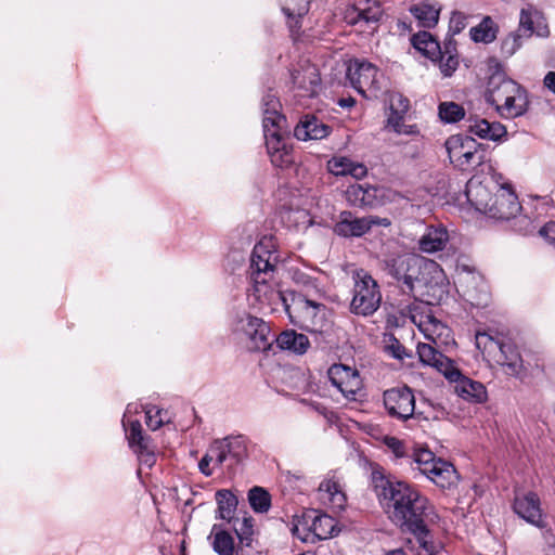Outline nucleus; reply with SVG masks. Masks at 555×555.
Listing matches in <instances>:
<instances>
[{"mask_svg": "<svg viewBox=\"0 0 555 555\" xmlns=\"http://www.w3.org/2000/svg\"><path fill=\"white\" fill-rule=\"evenodd\" d=\"M379 480H382V474L376 468H374L372 472V483L374 486V489L376 491V495L378 499L382 496L380 492L378 491V488H379L378 481Z\"/></svg>", "mask_w": 555, "mask_h": 555, "instance_id": "obj_60", "label": "nucleus"}, {"mask_svg": "<svg viewBox=\"0 0 555 555\" xmlns=\"http://www.w3.org/2000/svg\"><path fill=\"white\" fill-rule=\"evenodd\" d=\"M518 31H522L527 38L535 35L540 38L550 36V27L545 14L538 7L527 3L519 13Z\"/></svg>", "mask_w": 555, "mask_h": 555, "instance_id": "obj_16", "label": "nucleus"}, {"mask_svg": "<svg viewBox=\"0 0 555 555\" xmlns=\"http://www.w3.org/2000/svg\"><path fill=\"white\" fill-rule=\"evenodd\" d=\"M514 512L525 519L527 522L544 528L542 511L540 507V499L537 493L528 492L524 495H516L513 504Z\"/></svg>", "mask_w": 555, "mask_h": 555, "instance_id": "obj_19", "label": "nucleus"}, {"mask_svg": "<svg viewBox=\"0 0 555 555\" xmlns=\"http://www.w3.org/2000/svg\"><path fill=\"white\" fill-rule=\"evenodd\" d=\"M271 102H273V109L263 108L262 127L264 137L270 133L281 132V125L285 121L284 117L278 112L279 101L272 98Z\"/></svg>", "mask_w": 555, "mask_h": 555, "instance_id": "obj_41", "label": "nucleus"}, {"mask_svg": "<svg viewBox=\"0 0 555 555\" xmlns=\"http://www.w3.org/2000/svg\"><path fill=\"white\" fill-rule=\"evenodd\" d=\"M371 228L365 218L353 217L350 211H343L339 221L335 224L334 231L340 236H361Z\"/></svg>", "mask_w": 555, "mask_h": 555, "instance_id": "obj_27", "label": "nucleus"}, {"mask_svg": "<svg viewBox=\"0 0 555 555\" xmlns=\"http://www.w3.org/2000/svg\"><path fill=\"white\" fill-rule=\"evenodd\" d=\"M354 281L351 311L362 315L372 314L377 310L382 300L377 282L363 270L356 273Z\"/></svg>", "mask_w": 555, "mask_h": 555, "instance_id": "obj_6", "label": "nucleus"}, {"mask_svg": "<svg viewBox=\"0 0 555 555\" xmlns=\"http://www.w3.org/2000/svg\"><path fill=\"white\" fill-rule=\"evenodd\" d=\"M273 245L270 240L260 241L255 245L250 257L251 292L258 300L270 299L273 295L281 297V293L270 286L275 269L276 256L272 253Z\"/></svg>", "mask_w": 555, "mask_h": 555, "instance_id": "obj_3", "label": "nucleus"}, {"mask_svg": "<svg viewBox=\"0 0 555 555\" xmlns=\"http://www.w3.org/2000/svg\"><path fill=\"white\" fill-rule=\"evenodd\" d=\"M354 104V100L353 99H341L339 101V105L343 106V107H347V106H352Z\"/></svg>", "mask_w": 555, "mask_h": 555, "instance_id": "obj_62", "label": "nucleus"}, {"mask_svg": "<svg viewBox=\"0 0 555 555\" xmlns=\"http://www.w3.org/2000/svg\"><path fill=\"white\" fill-rule=\"evenodd\" d=\"M384 501L388 518L402 531L412 535L427 532V519H433L434 506L412 485L384 475Z\"/></svg>", "mask_w": 555, "mask_h": 555, "instance_id": "obj_1", "label": "nucleus"}, {"mask_svg": "<svg viewBox=\"0 0 555 555\" xmlns=\"http://www.w3.org/2000/svg\"><path fill=\"white\" fill-rule=\"evenodd\" d=\"M337 521L326 515L309 509L296 517L293 524V534L306 543H315L336 534Z\"/></svg>", "mask_w": 555, "mask_h": 555, "instance_id": "obj_4", "label": "nucleus"}, {"mask_svg": "<svg viewBox=\"0 0 555 555\" xmlns=\"http://www.w3.org/2000/svg\"><path fill=\"white\" fill-rule=\"evenodd\" d=\"M417 356L424 365L436 369L447 379H454L460 376V370L455 367L454 362L430 344L418 343Z\"/></svg>", "mask_w": 555, "mask_h": 555, "instance_id": "obj_15", "label": "nucleus"}, {"mask_svg": "<svg viewBox=\"0 0 555 555\" xmlns=\"http://www.w3.org/2000/svg\"><path fill=\"white\" fill-rule=\"evenodd\" d=\"M468 121L469 125L467 126V131L480 139L499 141L507 134L505 126L499 121L489 122L483 118H469Z\"/></svg>", "mask_w": 555, "mask_h": 555, "instance_id": "obj_24", "label": "nucleus"}, {"mask_svg": "<svg viewBox=\"0 0 555 555\" xmlns=\"http://www.w3.org/2000/svg\"><path fill=\"white\" fill-rule=\"evenodd\" d=\"M411 14L418 21L421 27L433 28L439 20V10L426 3H417L410 8Z\"/></svg>", "mask_w": 555, "mask_h": 555, "instance_id": "obj_38", "label": "nucleus"}, {"mask_svg": "<svg viewBox=\"0 0 555 555\" xmlns=\"http://www.w3.org/2000/svg\"><path fill=\"white\" fill-rule=\"evenodd\" d=\"M502 341L503 340L495 339L487 333H477L476 335V347L489 354H494Z\"/></svg>", "mask_w": 555, "mask_h": 555, "instance_id": "obj_47", "label": "nucleus"}, {"mask_svg": "<svg viewBox=\"0 0 555 555\" xmlns=\"http://www.w3.org/2000/svg\"><path fill=\"white\" fill-rule=\"evenodd\" d=\"M328 171L335 176H351L360 179L366 176L367 169L361 163H356L348 157H333L327 163Z\"/></svg>", "mask_w": 555, "mask_h": 555, "instance_id": "obj_29", "label": "nucleus"}, {"mask_svg": "<svg viewBox=\"0 0 555 555\" xmlns=\"http://www.w3.org/2000/svg\"><path fill=\"white\" fill-rule=\"evenodd\" d=\"M328 378L346 399L356 401L362 396V379L357 370L345 364H333L327 371Z\"/></svg>", "mask_w": 555, "mask_h": 555, "instance_id": "obj_10", "label": "nucleus"}, {"mask_svg": "<svg viewBox=\"0 0 555 555\" xmlns=\"http://www.w3.org/2000/svg\"><path fill=\"white\" fill-rule=\"evenodd\" d=\"M385 555H406V553L402 548H396L387 552Z\"/></svg>", "mask_w": 555, "mask_h": 555, "instance_id": "obj_64", "label": "nucleus"}, {"mask_svg": "<svg viewBox=\"0 0 555 555\" xmlns=\"http://www.w3.org/2000/svg\"><path fill=\"white\" fill-rule=\"evenodd\" d=\"M384 408L388 414L400 421L411 418L415 410V398L408 386L384 391Z\"/></svg>", "mask_w": 555, "mask_h": 555, "instance_id": "obj_11", "label": "nucleus"}, {"mask_svg": "<svg viewBox=\"0 0 555 555\" xmlns=\"http://www.w3.org/2000/svg\"><path fill=\"white\" fill-rule=\"evenodd\" d=\"M243 534H249L251 532V519L245 518L243 520V528H241Z\"/></svg>", "mask_w": 555, "mask_h": 555, "instance_id": "obj_61", "label": "nucleus"}, {"mask_svg": "<svg viewBox=\"0 0 555 555\" xmlns=\"http://www.w3.org/2000/svg\"><path fill=\"white\" fill-rule=\"evenodd\" d=\"M449 27L453 34H460L466 27V16L462 12H453Z\"/></svg>", "mask_w": 555, "mask_h": 555, "instance_id": "obj_55", "label": "nucleus"}, {"mask_svg": "<svg viewBox=\"0 0 555 555\" xmlns=\"http://www.w3.org/2000/svg\"><path fill=\"white\" fill-rule=\"evenodd\" d=\"M411 43L417 51L431 60H435L437 53H440L438 41L426 30L414 34L411 38Z\"/></svg>", "mask_w": 555, "mask_h": 555, "instance_id": "obj_37", "label": "nucleus"}, {"mask_svg": "<svg viewBox=\"0 0 555 555\" xmlns=\"http://www.w3.org/2000/svg\"><path fill=\"white\" fill-rule=\"evenodd\" d=\"M421 262L422 260L413 255H400L387 260V272L403 294H412L415 283L420 282Z\"/></svg>", "mask_w": 555, "mask_h": 555, "instance_id": "obj_8", "label": "nucleus"}, {"mask_svg": "<svg viewBox=\"0 0 555 555\" xmlns=\"http://www.w3.org/2000/svg\"><path fill=\"white\" fill-rule=\"evenodd\" d=\"M449 380L456 383L455 390L459 396L465 400L481 403L485 402L488 398L487 389L483 384L462 375L461 372L460 376Z\"/></svg>", "mask_w": 555, "mask_h": 555, "instance_id": "obj_25", "label": "nucleus"}, {"mask_svg": "<svg viewBox=\"0 0 555 555\" xmlns=\"http://www.w3.org/2000/svg\"><path fill=\"white\" fill-rule=\"evenodd\" d=\"M449 241V233L443 227H428L426 233L420 238L418 246L424 253L442 250Z\"/></svg>", "mask_w": 555, "mask_h": 555, "instance_id": "obj_28", "label": "nucleus"}, {"mask_svg": "<svg viewBox=\"0 0 555 555\" xmlns=\"http://www.w3.org/2000/svg\"><path fill=\"white\" fill-rule=\"evenodd\" d=\"M271 163L279 168H286L294 162L292 146L282 147L276 153L269 154Z\"/></svg>", "mask_w": 555, "mask_h": 555, "instance_id": "obj_50", "label": "nucleus"}, {"mask_svg": "<svg viewBox=\"0 0 555 555\" xmlns=\"http://www.w3.org/2000/svg\"><path fill=\"white\" fill-rule=\"evenodd\" d=\"M544 86L555 94V72H550L544 77Z\"/></svg>", "mask_w": 555, "mask_h": 555, "instance_id": "obj_59", "label": "nucleus"}, {"mask_svg": "<svg viewBox=\"0 0 555 555\" xmlns=\"http://www.w3.org/2000/svg\"><path fill=\"white\" fill-rule=\"evenodd\" d=\"M274 98L273 95H268L264 98L263 106L264 108L273 109V102H271V99Z\"/></svg>", "mask_w": 555, "mask_h": 555, "instance_id": "obj_63", "label": "nucleus"}, {"mask_svg": "<svg viewBox=\"0 0 555 555\" xmlns=\"http://www.w3.org/2000/svg\"><path fill=\"white\" fill-rule=\"evenodd\" d=\"M282 10L289 18L288 26L294 34L300 29V18L309 11V0H291L282 7Z\"/></svg>", "mask_w": 555, "mask_h": 555, "instance_id": "obj_36", "label": "nucleus"}, {"mask_svg": "<svg viewBox=\"0 0 555 555\" xmlns=\"http://www.w3.org/2000/svg\"><path fill=\"white\" fill-rule=\"evenodd\" d=\"M215 498L218 504L216 517L231 521L237 507V498L228 489L218 490Z\"/></svg>", "mask_w": 555, "mask_h": 555, "instance_id": "obj_33", "label": "nucleus"}, {"mask_svg": "<svg viewBox=\"0 0 555 555\" xmlns=\"http://www.w3.org/2000/svg\"><path fill=\"white\" fill-rule=\"evenodd\" d=\"M539 234L551 245L555 247V221L545 223L539 231Z\"/></svg>", "mask_w": 555, "mask_h": 555, "instance_id": "obj_56", "label": "nucleus"}, {"mask_svg": "<svg viewBox=\"0 0 555 555\" xmlns=\"http://www.w3.org/2000/svg\"><path fill=\"white\" fill-rule=\"evenodd\" d=\"M493 189L495 192L487 215L498 220H509L516 217L521 206L511 186L493 184Z\"/></svg>", "mask_w": 555, "mask_h": 555, "instance_id": "obj_12", "label": "nucleus"}, {"mask_svg": "<svg viewBox=\"0 0 555 555\" xmlns=\"http://www.w3.org/2000/svg\"><path fill=\"white\" fill-rule=\"evenodd\" d=\"M496 26L490 16H486L481 23L470 29V38L475 42L490 43L496 38Z\"/></svg>", "mask_w": 555, "mask_h": 555, "instance_id": "obj_40", "label": "nucleus"}, {"mask_svg": "<svg viewBox=\"0 0 555 555\" xmlns=\"http://www.w3.org/2000/svg\"><path fill=\"white\" fill-rule=\"evenodd\" d=\"M435 459H437L436 455L427 449H420L413 453V462L415 463L416 466L425 464L426 462L429 461L431 462Z\"/></svg>", "mask_w": 555, "mask_h": 555, "instance_id": "obj_57", "label": "nucleus"}, {"mask_svg": "<svg viewBox=\"0 0 555 555\" xmlns=\"http://www.w3.org/2000/svg\"><path fill=\"white\" fill-rule=\"evenodd\" d=\"M485 99L503 118L519 117L529 106L526 89L501 69H495L489 76Z\"/></svg>", "mask_w": 555, "mask_h": 555, "instance_id": "obj_2", "label": "nucleus"}, {"mask_svg": "<svg viewBox=\"0 0 555 555\" xmlns=\"http://www.w3.org/2000/svg\"><path fill=\"white\" fill-rule=\"evenodd\" d=\"M211 462H214L215 465H217V457L214 452L212 446L209 448L208 452L202 457V460L198 463V468L201 473L207 477L212 475V469L209 467Z\"/></svg>", "mask_w": 555, "mask_h": 555, "instance_id": "obj_54", "label": "nucleus"}, {"mask_svg": "<svg viewBox=\"0 0 555 555\" xmlns=\"http://www.w3.org/2000/svg\"><path fill=\"white\" fill-rule=\"evenodd\" d=\"M429 479L438 487L449 489L456 483L459 476L451 463L441 460L434 473L429 475Z\"/></svg>", "mask_w": 555, "mask_h": 555, "instance_id": "obj_34", "label": "nucleus"}, {"mask_svg": "<svg viewBox=\"0 0 555 555\" xmlns=\"http://www.w3.org/2000/svg\"><path fill=\"white\" fill-rule=\"evenodd\" d=\"M331 133V127L315 116L306 115L295 127L294 135L301 141L322 140Z\"/></svg>", "mask_w": 555, "mask_h": 555, "instance_id": "obj_22", "label": "nucleus"}, {"mask_svg": "<svg viewBox=\"0 0 555 555\" xmlns=\"http://www.w3.org/2000/svg\"><path fill=\"white\" fill-rule=\"evenodd\" d=\"M346 76L351 86L364 98L370 100L380 98L378 68L375 65L356 60L348 65Z\"/></svg>", "mask_w": 555, "mask_h": 555, "instance_id": "obj_7", "label": "nucleus"}, {"mask_svg": "<svg viewBox=\"0 0 555 555\" xmlns=\"http://www.w3.org/2000/svg\"><path fill=\"white\" fill-rule=\"evenodd\" d=\"M446 149L449 155V158L455 165L463 157V154L466 152L468 147L480 146L473 138L470 137H462L460 134L451 135L446 141Z\"/></svg>", "mask_w": 555, "mask_h": 555, "instance_id": "obj_35", "label": "nucleus"}, {"mask_svg": "<svg viewBox=\"0 0 555 555\" xmlns=\"http://www.w3.org/2000/svg\"><path fill=\"white\" fill-rule=\"evenodd\" d=\"M347 18L348 23L353 25L365 24L366 28H363L362 31L375 33L379 27L382 8L378 3H375L374 7H365L362 9L353 8L347 15Z\"/></svg>", "mask_w": 555, "mask_h": 555, "instance_id": "obj_26", "label": "nucleus"}, {"mask_svg": "<svg viewBox=\"0 0 555 555\" xmlns=\"http://www.w3.org/2000/svg\"><path fill=\"white\" fill-rule=\"evenodd\" d=\"M242 330L248 337V349L250 351H267L270 349L272 340L270 339L269 325L259 318L248 315L242 320Z\"/></svg>", "mask_w": 555, "mask_h": 555, "instance_id": "obj_18", "label": "nucleus"}, {"mask_svg": "<svg viewBox=\"0 0 555 555\" xmlns=\"http://www.w3.org/2000/svg\"><path fill=\"white\" fill-rule=\"evenodd\" d=\"M275 341L280 349L288 350L296 354H304L310 346L308 337L301 333H297L294 330L282 332L275 338Z\"/></svg>", "mask_w": 555, "mask_h": 555, "instance_id": "obj_30", "label": "nucleus"}, {"mask_svg": "<svg viewBox=\"0 0 555 555\" xmlns=\"http://www.w3.org/2000/svg\"><path fill=\"white\" fill-rule=\"evenodd\" d=\"M384 446H386L393 454V460L409 457V452L404 441L390 436H384Z\"/></svg>", "mask_w": 555, "mask_h": 555, "instance_id": "obj_48", "label": "nucleus"}, {"mask_svg": "<svg viewBox=\"0 0 555 555\" xmlns=\"http://www.w3.org/2000/svg\"><path fill=\"white\" fill-rule=\"evenodd\" d=\"M418 543V547L422 552L417 553V555H436L437 554V545L433 541L431 530L428 528L427 532L423 535H413Z\"/></svg>", "mask_w": 555, "mask_h": 555, "instance_id": "obj_51", "label": "nucleus"}, {"mask_svg": "<svg viewBox=\"0 0 555 555\" xmlns=\"http://www.w3.org/2000/svg\"><path fill=\"white\" fill-rule=\"evenodd\" d=\"M495 189L472 178L467 181L465 195L468 203L479 212L487 215L488 207L492 203Z\"/></svg>", "mask_w": 555, "mask_h": 555, "instance_id": "obj_21", "label": "nucleus"}, {"mask_svg": "<svg viewBox=\"0 0 555 555\" xmlns=\"http://www.w3.org/2000/svg\"><path fill=\"white\" fill-rule=\"evenodd\" d=\"M384 354L396 361L395 369L413 365V351L406 349L393 333H384Z\"/></svg>", "mask_w": 555, "mask_h": 555, "instance_id": "obj_23", "label": "nucleus"}, {"mask_svg": "<svg viewBox=\"0 0 555 555\" xmlns=\"http://www.w3.org/2000/svg\"><path fill=\"white\" fill-rule=\"evenodd\" d=\"M439 55V67L444 77H450L459 66L457 57L450 53L449 47H447V54L437 53Z\"/></svg>", "mask_w": 555, "mask_h": 555, "instance_id": "obj_49", "label": "nucleus"}, {"mask_svg": "<svg viewBox=\"0 0 555 555\" xmlns=\"http://www.w3.org/2000/svg\"><path fill=\"white\" fill-rule=\"evenodd\" d=\"M321 499L328 502L333 508L343 509L346 505V494L341 490L339 483L333 479L324 480L319 486Z\"/></svg>", "mask_w": 555, "mask_h": 555, "instance_id": "obj_32", "label": "nucleus"}, {"mask_svg": "<svg viewBox=\"0 0 555 555\" xmlns=\"http://www.w3.org/2000/svg\"><path fill=\"white\" fill-rule=\"evenodd\" d=\"M378 190L371 185L356 184L347 190L348 199L353 204L361 207H372L377 204Z\"/></svg>", "mask_w": 555, "mask_h": 555, "instance_id": "obj_31", "label": "nucleus"}, {"mask_svg": "<svg viewBox=\"0 0 555 555\" xmlns=\"http://www.w3.org/2000/svg\"><path fill=\"white\" fill-rule=\"evenodd\" d=\"M264 139L268 154L276 153V151L281 150L282 147L289 146L286 142V139L283 137L282 132L267 134Z\"/></svg>", "mask_w": 555, "mask_h": 555, "instance_id": "obj_53", "label": "nucleus"}, {"mask_svg": "<svg viewBox=\"0 0 555 555\" xmlns=\"http://www.w3.org/2000/svg\"><path fill=\"white\" fill-rule=\"evenodd\" d=\"M212 547L219 555H233L234 553V540L232 535L221 530L218 525H214L211 529Z\"/></svg>", "mask_w": 555, "mask_h": 555, "instance_id": "obj_39", "label": "nucleus"}, {"mask_svg": "<svg viewBox=\"0 0 555 555\" xmlns=\"http://www.w3.org/2000/svg\"><path fill=\"white\" fill-rule=\"evenodd\" d=\"M438 114L443 122L453 124L465 117V109L455 102H441L438 106Z\"/></svg>", "mask_w": 555, "mask_h": 555, "instance_id": "obj_44", "label": "nucleus"}, {"mask_svg": "<svg viewBox=\"0 0 555 555\" xmlns=\"http://www.w3.org/2000/svg\"><path fill=\"white\" fill-rule=\"evenodd\" d=\"M287 314L293 324L312 333H322L328 326L327 309L324 305L298 299L294 307L286 306Z\"/></svg>", "mask_w": 555, "mask_h": 555, "instance_id": "obj_5", "label": "nucleus"}, {"mask_svg": "<svg viewBox=\"0 0 555 555\" xmlns=\"http://www.w3.org/2000/svg\"><path fill=\"white\" fill-rule=\"evenodd\" d=\"M522 46V35L519 33L508 34L501 43V52L505 57L512 56Z\"/></svg>", "mask_w": 555, "mask_h": 555, "instance_id": "obj_46", "label": "nucleus"}, {"mask_svg": "<svg viewBox=\"0 0 555 555\" xmlns=\"http://www.w3.org/2000/svg\"><path fill=\"white\" fill-rule=\"evenodd\" d=\"M493 356L495 361L506 369V374L517 378L525 375L526 369L520 352L511 341L503 340Z\"/></svg>", "mask_w": 555, "mask_h": 555, "instance_id": "obj_20", "label": "nucleus"}, {"mask_svg": "<svg viewBox=\"0 0 555 555\" xmlns=\"http://www.w3.org/2000/svg\"><path fill=\"white\" fill-rule=\"evenodd\" d=\"M389 116L384 129L396 134L417 135L420 130L416 125H405V116L410 109V101L400 92H388Z\"/></svg>", "mask_w": 555, "mask_h": 555, "instance_id": "obj_9", "label": "nucleus"}, {"mask_svg": "<svg viewBox=\"0 0 555 555\" xmlns=\"http://www.w3.org/2000/svg\"><path fill=\"white\" fill-rule=\"evenodd\" d=\"M418 327L424 333L425 337L436 346H438V343L435 335L439 338L449 331L442 322L436 320L433 315H426V321H421Z\"/></svg>", "mask_w": 555, "mask_h": 555, "instance_id": "obj_42", "label": "nucleus"}, {"mask_svg": "<svg viewBox=\"0 0 555 555\" xmlns=\"http://www.w3.org/2000/svg\"><path fill=\"white\" fill-rule=\"evenodd\" d=\"M441 459H435L434 461L426 462L425 464L417 465L416 468L425 475L429 479V475H431L438 465V462H440Z\"/></svg>", "mask_w": 555, "mask_h": 555, "instance_id": "obj_58", "label": "nucleus"}, {"mask_svg": "<svg viewBox=\"0 0 555 555\" xmlns=\"http://www.w3.org/2000/svg\"><path fill=\"white\" fill-rule=\"evenodd\" d=\"M291 76L298 96L312 98L318 93L321 85L320 74L317 66L309 61H305L299 64L298 68H294Z\"/></svg>", "mask_w": 555, "mask_h": 555, "instance_id": "obj_14", "label": "nucleus"}, {"mask_svg": "<svg viewBox=\"0 0 555 555\" xmlns=\"http://www.w3.org/2000/svg\"><path fill=\"white\" fill-rule=\"evenodd\" d=\"M248 502L256 513H266L271 506V496L261 487H254L248 492Z\"/></svg>", "mask_w": 555, "mask_h": 555, "instance_id": "obj_43", "label": "nucleus"}, {"mask_svg": "<svg viewBox=\"0 0 555 555\" xmlns=\"http://www.w3.org/2000/svg\"><path fill=\"white\" fill-rule=\"evenodd\" d=\"M483 163V155L479 153L478 146L468 147L463 157L457 162L456 166L462 170L474 168Z\"/></svg>", "mask_w": 555, "mask_h": 555, "instance_id": "obj_45", "label": "nucleus"}, {"mask_svg": "<svg viewBox=\"0 0 555 555\" xmlns=\"http://www.w3.org/2000/svg\"><path fill=\"white\" fill-rule=\"evenodd\" d=\"M127 439L130 448L137 453L140 463L152 467L155 462V447L152 439L143 434L141 423L133 421L127 430Z\"/></svg>", "mask_w": 555, "mask_h": 555, "instance_id": "obj_17", "label": "nucleus"}, {"mask_svg": "<svg viewBox=\"0 0 555 555\" xmlns=\"http://www.w3.org/2000/svg\"><path fill=\"white\" fill-rule=\"evenodd\" d=\"M214 452L217 457V465L227 464L229 467L244 461L248 455L247 442L245 437L235 436L217 440L212 444Z\"/></svg>", "mask_w": 555, "mask_h": 555, "instance_id": "obj_13", "label": "nucleus"}, {"mask_svg": "<svg viewBox=\"0 0 555 555\" xmlns=\"http://www.w3.org/2000/svg\"><path fill=\"white\" fill-rule=\"evenodd\" d=\"M144 411L146 426L152 430H157L164 424L163 410L156 406H146Z\"/></svg>", "mask_w": 555, "mask_h": 555, "instance_id": "obj_52", "label": "nucleus"}]
</instances>
